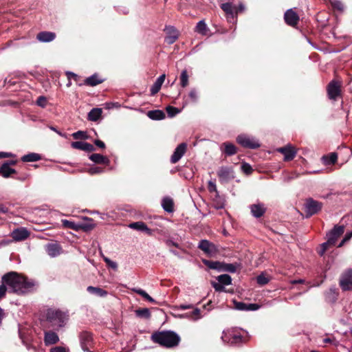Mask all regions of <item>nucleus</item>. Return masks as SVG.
Returning a JSON list of instances; mask_svg holds the SVG:
<instances>
[{
  "mask_svg": "<svg viewBox=\"0 0 352 352\" xmlns=\"http://www.w3.org/2000/svg\"><path fill=\"white\" fill-rule=\"evenodd\" d=\"M248 304L243 302H234L235 308L240 311H247Z\"/></svg>",
  "mask_w": 352,
  "mask_h": 352,
  "instance_id": "obj_51",
  "label": "nucleus"
},
{
  "mask_svg": "<svg viewBox=\"0 0 352 352\" xmlns=\"http://www.w3.org/2000/svg\"><path fill=\"white\" fill-rule=\"evenodd\" d=\"M329 245H333L331 244V243H328V240L323 243L322 245H321V249L318 252V254L320 255V256H322L324 252L327 251V250L328 249V247Z\"/></svg>",
  "mask_w": 352,
  "mask_h": 352,
  "instance_id": "obj_56",
  "label": "nucleus"
},
{
  "mask_svg": "<svg viewBox=\"0 0 352 352\" xmlns=\"http://www.w3.org/2000/svg\"><path fill=\"white\" fill-rule=\"evenodd\" d=\"M104 261L109 267H111L115 270H117L118 265L115 261H113L110 258H107V257L104 258Z\"/></svg>",
  "mask_w": 352,
  "mask_h": 352,
  "instance_id": "obj_55",
  "label": "nucleus"
},
{
  "mask_svg": "<svg viewBox=\"0 0 352 352\" xmlns=\"http://www.w3.org/2000/svg\"><path fill=\"white\" fill-rule=\"evenodd\" d=\"M15 173L16 170L9 167L7 164H3L0 167V175L4 178H8L12 174Z\"/></svg>",
  "mask_w": 352,
  "mask_h": 352,
  "instance_id": "obj_33",
  "label": "nucleus"
},
{
  "mask_svg": "<svg viewBox=\"0 0 352 352\" xmlns=\"http://www.w3.org/2000/svg\"><path fill=\"white\" fill-rule=\"evenodd\" d=\"M260 308V305L256 303H249L247 311H256Z\"/></svg>",
  "mask_w": 352,
  "mask_h": 352,
  "instance_id": "obj_59",
  "label": "nucleus"
},
{
  "mask_svg": "<svg viewBox=\"0 0 352 352\" xmlns=\"http://www.w3.org/2000/svg\"><path fill=\"white\" fill-rule=\"evenodd\" d=\"M61 222L64 228H69L75 231H78L79 230H80L81 226H80V224L76 223L74 221H69L67 219H62Z\"/></svg>",
  "mask_w": 352,
  "mask_h": 352,
  "instance_id": "obj_36",
  "label": "nucleus"
},
{
  "mask_svg": "<svg viewBox=\"0 0 352 352\" xmlns=\"http://www.w3.org/2000/svg\"><path fill=\"white\" fill-rule=\"evenodd\" d=\"M133 292L135 293L140 295L142 297H143L144 299L147 300L150 302H155V300L150 296L144 290L140 288H133Z\"/></svg>",
  "mask_w": 352,
  "mask_h": 352,
  "instance_id": "obj_38",
  "label": "nucleus"
},
{
  "mask_svg": "<svg viewBox=\"0 0 352 352\" xmlns=\"http://www.w3.org/2000/svg\"><path fill=\"white\" fill-rule=\"evenodd\" d=\"M187 144L184 142L179 144L175 149L170 157V162L173 164L177 163L185 154Z\"/></svg>",
  "mask_w": 352,
  "mask_h": 352,
  "instance_id": "obj_16",
  "label": "nucleus"
},
{
  "mask_svg": "<svg viewBox=\"0 0 352 352\" xmlns=\"http://www.w3.org/2000/svg\"><path fill=\"white\" fill-rule=\"evenodd\" d=\"M198 248L208 255H213L217 252L216 245L206 239H202L198 244Z\"/></svg>",
  "mask_w": 352,
  "mask_h": 352,
  "instance_id": "obj_12",
  "label": "nucleus"
},
{
  "mask_svg": "<svg viewBox=\"0 0 352 352\" xmlns=\"http://www.w3.org/2000/svg\"><path fill=\"white\" fill-rule=\"evenodd\" d=\"M277 151L284 155L285 161L292 160L295 157L297 153L295 148L291 144H287L285 146L280 147L277 148Z\"/></svg>",
  "mask_w": 352,
  "mask_h": 352,
  "instance_id": "obj_14",
  "label": "nucleus"
},
{
  "mask_svg": "<svg viewBox=\"0 0 352 352\" xmlns=\"http://www.w3.org/2000/svg\"><path fill=\"white\" fill-rule=\"evenodd\" d=\"M340 286L343 291L352 290V270L349 269L341 275Z\"/></svg>",
  "mask_w": 352,
  "mask_h": 352,
  "instance_id": "obj_8",
  "label": "nucleus"
},
{
  "mask_svg": "<svg viewBox=\"0 0 352 352\" xmlns=\"http://www.w3.org/2000/svg\"><path fill=\"white\" fill-rule=\"evenodd\" d=\"M80 227V230H83L84 231H89L94 228V225L89 223V224H85V223H79Z\"/></svg>",
  "mask_w": 352,
  "mask_h": 352,
  "instance_id": "obj_58",
  "label": "nucleus"
},
{
  "mask_svg": "<svg viewBox=\"0 0 352 352\" xmlns=\"http://www.w3.org/2000/svg\"><path fill=\"white\" fill-rule=\"evenodd\" d=\"M89 160L93 162L98 164L109 165L110 163L109 159L99 153H93L89 157Z\"/></svg>",
  "mask_w": 352,
  "mask_h": 352,
  "instance_id": "obj_24",
  "label": "nucleus"
},
{
  "mask_svg": "<svg viewBox=\"0 0 352 352\" xmlns=\"http://www.w3.org/2000/svg\"><path fill=\"white\" fill-rule=\"evenodd\" d=\"M330 2H331L332 7L334 9L338 10L339 11H342L344 10V5L340 1L331 0Z\"/></svg>",
  "mask_w": 352,
  "mask_h": 352,
  "instance_id": "obj_49",
  "label": "nucleus"
},
{
  "mask_svg": "<svg viewBox=\"0 0 352 352\" xmlns=\"http://www.w3.org/2000/svg\"><path fill=\"white\" fill-rule=\"evenodd\" d=\"M41 159V157L39 154L36 153H30L27 155H24L21 157V160L23 162H34L39 161Z\"/></svg>",
  "mask_w": 352,
  "mask_h": 352,
  "instance_id": "obj_34",
  "label": "nucleus"
},
{
  "mask_svg": "<svg viewBox=\"0 0 352 352\" xmlns=\"http://www.w3.org/2000/svg\"><path fill=\"white\" fill-rule=\"evenodd\" d=\"M251 214L256 218L262 217L266 212V208L262 203H257L250 206Z\"/></svg>",
  "mask_w": 352,
  "mask_h": 352,
  "instance_id": "obj_18",
  "label": "nucleus"
},
{
  "mask_svg": "<svg viewBox=\"0 0 352 352\" xmlns=\"http://www.w3.org/2000/svg\"><path fill=\"white\" fill-rule=\"evenodd\" d=\"M165 78H166V75L164 74H162L161 76H160L156 79V80L155 81V82L153 83V85L151 86V87L150 89V92H151V96H154L157 93L159 92V91L160 90V89L162 87L163 82H164Z\"/></svg>",
  "mask_w": 352,
  "mask_h": 352,
  "instance_id": "obj_23",
  "label": "nucleus"
},
{
  "mask_svg": "<svg viewBox=\"0 0 352 352\" xmlns=\"http://www.w3.org/2000/svg\"><path fill=\"white\" fill-rule=\"evenodd\" d=\"M46 318L51 327L58 329L66 324L69 316L60 310L50 309L47 311Z\"/></svg>",
  "mask_w": 352,
  "mask_h": 352,
  "instance_id": "obj_3",
  "label": "nucleus"
},
{
  "mask_svg": "<svg viewBox=\"0 0 352 352\" xmlns=\"http://www.w3.org/2000/svg\"><path fill=\"white\" fill-rule=\"evenodd\" d=\"M196 31L202 35H206L207 32V25L204 20L199 21L196 25Z\"/></svg>",
  "mask_w": 352,
  "mask_h": 352,
  "instance_id": "obj_43",
  "label": "nucleus"
},
{
  "mask_svg": "<svg viewBox=\"0 0 352 352\" xmlns=\"http://www.w3.org/2000/svg\"><path fill=\"white\" fill-rule=\"evenodd\" d=\"M72 136L74 139H86L87 138L86 135V132L82 131H78L72 134Z\"/></svg>",
  "mask_w": 352,
  "mask_h": 352,
  "instance_id": "obj_52",
  "label": "nucleus"
},
{
  "mask_svg": "<svg viewBox=\"0 0 352 352\" xmlns=\"http://www.w3.org/2000/svg\"><path fill=\"white\" fill-rule=\"evenodd\" d=\"M174 203L172 198L165 197L162 200V207L164 211L171 213L174 211Z\"/></svg>",
  "mask_w": 352,
  "mask_h": 352,
  "instance_id": "obj_27",
  "label": "nucleus"
},
{
  "mask_svg": "<svg viewBox=\"0 0 352 352\" xmlns=\"http://www.w3.org/2000/svg\"><path fill=\"white\" fill-rule=\"evenodd\" d=\"M135 316L138 318L148 319L151 317V312L148 308H142L135 310Z\"/></svg>",
  "mask_w": 352,
  "mask_h": 352,
  "instance_id": "obj_37",
  "label": "nucleus"
},
{
  "mask_svg": "<svg viewBox=\"0 0 352 352\" xmlns=\"http://www.w3.org/2000/svg\"><path fill=\"white\" fill-rule=\"evenodd\" d=\"M102 113V109L94 108L89 112L87 118L90 121L96 122L100 118Z\"/></svg>",
  "mask_w": 352,
  "mask_h": 352,
  "instance_id": "obj_31",
  "label": "nucleus"
},
{
  "mask_svg": "<svg viewBox=\"0 0 352 352\" xmlns=\"http://www.w3.org/2000/svg\"><path fill=\"white\" fill-rule=\"evenodd\" d=\"M188 97L190 98L191 102H197L198 100V92L195 88H192L188 94Z\"/></svg>",
  "mask_w": 352,
  "mask_h": 352,
  "instance_id": "obj_48",
  "label": "nucleus"
},
{
  "mask_svg": "<svg viewBox=\"0 0 352 352\" xmlns=\"http://www.w3.org/2000/svg\"><path fill=\"white\" fill-rule=\"evenodd\" d=\"M103 81L104 80L100 78L97 74H94L85 80V84L94 87L102 83Z\"/></svg>",
  "mask_w": 352,
  "mask_h": 352,
  "instance_id": "obj_29",
  "label": "nucleus"
},
{
  "mask_svg": "<svg viewBox=\"0 0 352 352\" xmlns=\"http://www.w3.org/2000/svg\"><path fill=\"white\" fill-rule=\"evenodd\" d=\"M243 171L247 174L251 173L252 168V166L248 163H243L241 166Z\"/></svg>",
  "mask_w": 352,
  "mask_h": 352,
  "instance_id": "obj_57",
  "label": "nucleus"
},
{
  "mask_svg": "<svg viewBox=\"0 0 352 352\" xmlns=\"http://www.w3.org/2000/svg\"><path fill=\"white\" fill-rule=\"evenodd\" d=\"M304 207L306 217H309L318 213L322 209V204L313 198H308L305 201Z\"/></svg>",
  "mask_w": 352,
  "mask_h": 352,
  "instance_id": "obj_6",
  "label": "nucleus"
},
{
  "mask_svg": "<svg viewBox=\"0 0 352 352\" xmlns=\"http://www.w3.org/2000/svg\"><path fill=\"white\" fill-rule=\"evenodd\" d=\"M79 340L82 349L84 351L91 352L89 351L93 343L91 334L88 331H82L79 334Z\"/></svg>",
  "mask_w": 352,
  "mask_h": 352,
  "instance_id": "obj_9",
  "label": "nucleus"
},
{
  "mask_svg": "<svg viewBox=\"0 0 352 352\" xmlns=\"http://www.w3.org/2000/svg\"><path fill=\"white\" fill-rule=\"evenodd\" d=\"M94 150H95V148H94V146L92 144H89L88 142L86 143V144L85 146L84 151L92 152Z\"/></svg>",
  "mask_w": 352,
  "mask_h": 352,
  "instance_id": "obj_61",
  "label": "nucleus"
},
{
  "mask_svg": "<svg viewBox=\"0 0 352 352\" xmlns=\"http://www.w3.org/2000/svg\"><path fill=\"white\" fill-rule=\"evenodd\" d=\"M0 285V299L3 298L8 289L10 292L23 294L34 290L35 282L23 276L16 272H10L2 276Z\"/></svg>",
  "mask_w": 352,
  "mask_h": 352,
  "instance_id": "obj_1",
  "label": "nucleus"
},
{
  "mask_svg": "<svg viewBox=\"0 0 352 352\" xmlns=\"http://www.w3.org/2000/svg\"><path fill=\"white\" fill-rule=\"evenodd\" d=\"M224 272H228L230 273H234L236 271V267L233 263H222L221 270Z\"/></svg>",
  "mask_w": 352,
  "mask_h": 352,
  "instance_id": "obj_44",
  "label": "nucleus"
},
{
  "mask_svg": "<svg viewBox=\"0 0 352 352\" xmlns=\"http://www.w3.org/2000/svg\"><path fill=\"white\" fill-rule=\"evenodd\" d=\"M223 146H224L223 152L227 155V156H231L234 155L236 153L237 148L236 146L230 142H224L222 144Z\"/></svg>",
  "mask_w": 352,
  "mask_h": 352,
  "instance_id": "obj_30",
  "label": "nucleus"
},
{
  "mask_svg": "<svg viewBox=\"0 0 352 352\" xmlns=\"http://www.w3.org/2000/svg\"><path fill=\"white\" fill-rule=\"evenodd\" d=\"M104 172V168L99 166H93L87 170V173L91 175L101 174Z\"/></svg>",
  "mask_w": 352,
  "mask_h": 352,
  "instance_id": "obj_45",
  "label": "nucleus"
},
{
  "mask_svg": "<svg viewBox=\"0 0 352 352\" xmlns=\"http://www.w3.org/2000/svg\"><path fill=\"white\" fill-rule=\"evenodd\" d=\"M204 263L209 267L210 269L217 270L218 271L221 270L222 263L219 261H204Z\"/></svg>",
  "mask_w": 352,
  "mask_h": 352,
  "instance_id": "obj_40",
  "label": "nucleus"
},
{
  "mask_svg": "<svg viewBox=\"0 0 352 352\" xmlns=\"http://www.w3.org/2000/svg\"><path fill=\"white\" fill-rule=\"evenodd\" d=\"M151 340L155 343L166 348H172L177 346L180 341L179 336L174 331H159L151 335Z\"/></svg>",
  "mask_w": 352,
  "mask_h": 352,
  "instance_id": "obj_2",
  "label": "nucleus"
},
{
  "mask_svg": "<svg viewBox=\"0 0 352 352\" xmlns=\"http://www.w3.org/2000/svg\"><path fill=\"white\" fill-rule=\"evenodd\" d=\"M59 340L56 333L48 331L45 332L44 341L46 345H51L57 343Z\"/></svg>",
  "mask_w": 352,
  "mask_h": 352,
  "instance_id": "obj_25",
  "label": "nucleus"
},
{
  "mask_svg": "<svg viewBox=\"0 0 352 352\" xmlns=\"http://www.w3.org/2000/svg\"><path fill=\"white\" fill-rule=\"evenodd\" d=\"M221 339L224 342L233 346H239L246 342V339L241 335L236 329L223 331Z\"/></svg>",
  "mask_w": 352,
  "mask_h": 352,
  "instance_id": "obj_4",
  "label": "nucleus"
},
{
  "mask_svg": "<svg viewBox=\"0 0 352 352\" xmlns=\"http://www.w3.org/2000/svg\"><path fill=\"white\" fill-rule=\"evenodd\" d=\"M19 338L21 340L23 344L26 346V349L28 350H31V349H33L34 351L36 350V348L28 342L25 336H24V333L22 332V331L20 328H19Z\"/></svg>",
  "mask_w": 352,
  "mask_h": 352,
  "instance_id": "obj_39",
  "label": "nucleus"
},
{
  "mask_svg": "<svg viewBox=\"0 0 352 352\" xmlns=\"http://www.w3.org/2000/svg\"><path fill=\"white\" fill-rule=\"evenodd\" d=\"M47 100L45 96H41L37 98L36 104L42 108L46 106Z\"/></svg>",
  "mask_w": 352,
  "mask_h": 352,
  "instance_id": "obj_53",
  "label": "nucleus"
},
{
  "mask_svg": "<svg viewBox=\"0 0 352 352\" xmlns=\"http://www.w3.org/2000/svg\"><path fill=\"white\" fill-rule=\"evenodd\" d=\"M30 236V232L25 228H20L14 229L11 236L15 241H21L27 239Z\"/></svg>",
  "mask_w": 352,
  "mask_h": 352,
  "instance_id": "obj_17",
  "label": "nucleus"
},
{
  "mask_svg": "<svg viewBox=\"0 0 352 352\" xmlns=\"http://www.w3.org/2000/svg\"><path fill=\"white\" fill-rule=\"evenodd\" d=\"M221 8L229 17L234 18L237 15L236 6L231 3H224L221 5Z\"/></svg>",
  "mask_w": 352,
  "mask_h": 352,
  "instance_id": "obj_21",
  "label": "nucleus"
},
{
  "mask_svg": "<svg viewBox=\"0 0 352 352\" xmlns=\"http://www.w3.org/2000/svg\"><path fill=\"white\" fill-rule=\"evenodd\" d=\"M270 278H267L264 274H261L256 277V282L258 285H265L268 283Z\"/></svg>",
  "mask_w": 352,
  "mask_h": 352,
  "instance_id": "obj_46",
  "label": "nucleus"
},
{
  "mask_svg": "<svg viewBox=\"0 0 352 352\" xmlns=\"http://www.w3.org/2000/svg\"><path fill=\"white\" fill-rule=\"evenodd\" d=\"M86 143V142L76 141L72 142L71 146L74 148L84 151Z\"/></svg>",
  "mask_w": 352,
  "mask_h": 352,
  "instance_id": "obj_50",
  "label": "nucleus"
},
{
  "mask_svg": "<svg viewBox=\"0 0 352 352\" xmlns=\"http://www.w3.org/2000/svg\"><path fill=\"white\" fill-rule=\"evenodd\" d=\"M87 290L89 293L99 297H105L108 294L106 290L98 287L89 286Z\"/></svg>",
  "mask_w": 352,
  "mask_h": 352,
  "instance_id": "obj_32",
  "label": "nucleus"
},
{
  "mask_svg": "<svg viewBox=\"0 0 352 352\" xmlns=\"http://www.w3.org/2000/svg\"><path fill=\"white\" fill-rule=\"evenodd\" d=\"M192 314L197 316L195 320H197L201 318V316H200V309L199 308H195L193 310Z\"/></svg>",
  "mask_w": 352,
  "mask_h": 352,
  "instance_id": "obj_64",
  "label": "nucleus"
},
{
  "mask_svg": "<svg viewBox=\"0 0 352 352\" xmlns=\"http://www.w3.org/2000/svg\"><path fill=\"white\" fill-rule=\"evenodd\" d=\"M129 227L131 229L145 232L149 236L153 235V230H151L143 221H137L131 223L129 225Z\"/></svg>",
  "mask_w": 352,
  "mask_h": 352,
  "instance_id": "obj_20",
  "label": "nucleus"
},
{
  "mask_svg": "<svg viewBox=\"0 0 352 352\" xmlns=\"http://www.w3.org/2000/svg\"><path fill=\"white\" fill-rule=\"evenodd\" d=\"M284 19L287 25L294 27L299 21V16L292 8H290L285 12Z\"/></svg>",
  "mask_w": 352,
  "mask_h": 352,
  "instance_id": "obj_15",
  "label": "nucleus"
},
{
  "mask_svg": "<svg viewBox=\"0 0 352 352\" xmlns=\"http://www.w3.org/2000/svg\"><path fill=\"white\" fill-rule=\"evenodd\" d=\"M212 285L217 292H221L225 291V287L219 281L218 283L213 282Z\"/></svg>",
  "mask_w": 352,
  "mask_h": 352,
  "instance_id": "obj_54",
  "label": "nucleus"
},
{
  "mask_svg": "<svg viewBox=\"0 0 352 352\" xmlns=\"http://www.w3.org/2000/svg\"><path fill=\"white\" fill-rule=\"evenodd\" d=\"M166 36L164 38V41L166 43L171 45L174 43L178 38V32L174 27H166Z\"/></svg>",
  "mask_w": 352,
  "mask_h": 352,
  "instance_id": "obj_19",
  "label": "nucleus"
},
{
  "mask_svg": "<svg viewBox=\"0 0 352 352\" xmlns=\"http://www.w3.org/2000/svg\"><path fill=\"white\" fill-rule=\"evenodd\" d=\"M340 86L338 82L332 80L327 86V94L330 100H336L340 95Z\"/></svg>",
  "mask_w": 352,
  "mask_h": 352,
  "instance_id": "obj_13",
  "label": "nucleus"
},
{
  "mask_svg": "<svg viewBox=\"0 0 352 352\" xmlns=\"http://www.w3.org/2000/svg\"><path fill=\"white\" fill-rule=\"evenodd\" d=\"M219 180L226 183L234 178V172L230 166H221L217 172Z\"/></svg>",
  "mask_w": 352,
  "mask_h": 352,
  "instance_id": "obj_7",
  "label": "nucleus"
},
{
  "mask_svg": "<svg viewBox=\"0 0 352 352\" xmlns=\"http://www.w3.org/2000/svg\"><path fill=\"white\" fill-rule=\"evenodd\" d=\"M338 292L335 287H331L324 294L325 300L329 303H334L338 298Z\"/></svg>",
  "mask_w": 352,
  "mask_h": 352,
  "instance_id": "obj_26",
  "label": "nucleus"
},
{
  "mask_svg": "<svg viewBox=\"0 0 352 352\" xmlns=\"http://www.w3.org/2000/svg\"><path fill=\"white\" fill-rule=\"evenodd\" d=\"M236 142L246 148L256 149L261 146L259 141L256 138L244 133L237 136Z\"/></svg>",
  "mask_w": 352,
  "mask_h": 352,
  "instance_id": "obj_5",
  "label": "nucleus"
},
{
  "mask_svg": "<svg viewBox=\"0 0 352 352\" xmlns=\"http://www.w3.org/2000/svg\"><path fill=\"white\" fill-rule=\"evenodd\" d=\"M166 110L170 118H173L179 113V110L177 108L172 106H168Z\"/></svg>",
  "mask_w": 352,
  "mask_h": 352,
  "instance_id": "obj_47",
  "label": "nucleus"
},
{
  "mask_svg": "<svg viewBox=\"0 0 352 352\" xmlns=\"http://www.w3.org/2000/svg\"><path fill=\"white\" fill-rule=\"evenodd\" d=\"M217 280L220 282L223 286L229 285L232 283V278L228 274H221L217 277Z\"/></svg>",
  "mask_w": 352,
  "mask_h": 352,
  "instance_id": "obj_41",
  "label": "nucleus"
},
{
  "mask_svg": "<svg viewBox=\"0 0 352 352\" xmlns=\"http://www.w3.org/2000/svg\"><path fill=\"white\" fill-rule=\"evenodd\" d=\"M56 38V34L54 32H39L36 38L42 43H47L51 42L54 41Z\"/></svg>",
  "mask_w": 352,
  "mask_h": 352,
  "instance_id": "obj_22",
  "label": "nucleus"
},
{
  "mask_svg": "<svg viewBox=\"0 0 352 352\" xmlns=\"http://www.w3.org/2000/svg\"><path fill=\"white\" fill-rule=\"evenodd\" d=\"M146 115L153 120H162L166 117L164 112L159 109L148 111Z\"/></svg>",
  "mask_w": 352,
  "mask_h": 352,
  "instance_id": "obj_28",
  "label": "nucleus"
},
{
  "mask_svg": "<svg viewBox=\"0 0 352 352\" xmlns=\"http://www.w3.org/2000/svg\"><path fill=\"white\" fill-rule=\"evenodd\" d=\"M94 144L97 146H98L99 148H105V144L102 141H101L100 140H96L94 141Z\"/></svg>",
  "mask_w": 352,
  "mask_h": 352,
  "instance_id": "obj_62",
  "label": "nucleus"
},
{
  "mask_svg": "<svg viewBox=\"0 0 352 352\" xmlns=\"http://www.w3.org/2000/svg\"><path fill=\"white\" fill-rule=\"evenodd\" d=\"M45 250L51 258L57 257L63 252L61 245L57 242L47 243L45 245Z\"/></svg>",
  "mask_w": 352,
  "mask_h": 352,
  "instance_id": "obj_11",
  "label": "nucleus"
},
{
  "mask_svg": "<svg viewBox=\"0 0 352 352\" xmlns=\"http://www.w3.org/2000/svg\"><path fill=\"white\" fill-rule=\"evenodd\" d=\"M338 160V155L336 153H331L329 155H324L322 160L325 165L333 164Z\"/></svg>",
  "mask_w": 352,
  "mask_h": 352,
  "instance_id": "obj_35",
  "label": "nucleus"
},
{
  "mask_svg": "<svg viewBox=\"0 0 352 352\" xmlns=\"http://www.w3.org/2000/svg\"><path fill=\"white\" fill-rule=\"evenodd\" d=\"M50 352H66V351H65V349L63 347L56 346L54 348H52L51 349Z\"/></svg>",
  "mask_w": 352,
  "mask_h": 352,
  "instance_id": "obj_63",
  "label": "nucleus"
},
{
  "mask_svg": "<svg viewBox=\"0 0 352 352\" xmlns=\"http://www.w3.org/2000/svg\"><path fill=\"white\" fill-rule=\"evenodd\" d=\"M344 226H335L327 234L328 243H331V244L334 245L337 239L344 233Z\"/></svg>",
  "mask_w": 352,
  "mask_h": 352,
  "instance_id": "obj_10",
  "label": "nucleus"
},
{
  "mask_svg": "<svg viewBox=\"0 0 352 352\" xmlns=\"http://www.w3.org/2000/svg\"><path fill=\"white\" fill-rule=\"evenodd\" d=\"M180 85L182 87H186L188 85V78L189 76L188 74L187 70L184 69L180 74Z\"/></svg>",
  "mask_w": 352,
  "mask_h": 352,
  "instance_id": "obj_42",
  "label": "nucleus"
},
{
  "mask_svg": "<svg viewBox=\"0 0 352 352\" xmlns=\"http://www.w3.org/2000/svg\"><path fill=\"white\" fill-rule=\"evenodd\" d=\"M165 243H166V245L167 246H168V247L174 246V247L177 248H179V245L177 243L174 242L171 239H167Z\"/></svg>",
  "mask_w": 352,
  "mask_h": 352,
  "instance_id": "obj_60",
  "label": "nucleus"
}]
</instances>
